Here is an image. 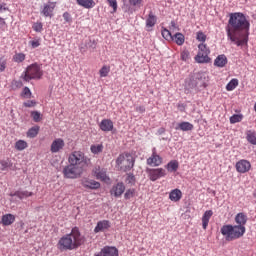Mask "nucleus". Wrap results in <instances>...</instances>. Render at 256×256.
Wrapping results in <instances>:
<instances>
[{"instance_id":"nucleus-1","label":"nucleus","mask_w":256,"mask_h":256,"mask_svg":"<svg viewBox=\"0 0 256 256\" xmlns=\"http://www.w3.org/2000/svg\"><path fill=\"white\" fill-rule=\"evenodd\" d=\"M249 27L251 24L243 13H231L226 26L227 38L237 47H245L249 43Z\"/></svg>"},{"instance_id":"nucleus-2","label":"nucleus","mask_w":256,"mask_h":256,"mask_svg":"<svg viewBox=\"0 0 256 256\" xmlns=\"http://www.w3.org/2000/svg\"><path fill=\"white\" fill-rule=\"evenodd\" d=\"M68 163L63 174L66 179H79L83 175L85 168L89 166V159L82 151H74L68 157Z\"/></svg>"},{"instance_id":"nucleus-3","label":"nucleus","mask_w":256,"mask_h":256,"mask_svg":"<svg viewBox=\"0 0 256 256\" xmlns=\"http://www.w3.org/2000/svg\"><path fill=\"white\" fill-rule=\"evenodd\" d=\"M237 225H224L220 229L223 237L226 241H235V239H240L245 235V225L247 223V216L243 213H238L235 217Z\"/></svg>"},{"instance_id":"nucleus-4","label":"nucleus","mask_w":256,"mask_h":256,"mask_svg":"<svg viewBox=\"0 0 256 256\" xmlns=\"http://www.w3.org/2000/svg\"><path fill=\"white\" fill-rule=\"evenodd\" d=\"M83 243H85V236L81 235V231L77 227H74L69 234L59 239L57 249L59 251H73L79 249Z\"/></svg>"},{"instance_id":"nucleus-5","label":"nucleus","mask_w":256,"mask_h":256,"mask_svg":"<svg viewBox=\"0 0 256 256\" xmlns=\"http://www.w3.org/2000/svg\"><path fill=\"white\" fill-rule=\"evenodd\" d=\"M209 82V77L205 72H198L186 81V89H196V91H201L207 87Z\"/></svg>"},{"instance_id":"nucleus-6","label":"nucleus","mask_w":256,"mask_h":256,"mask_svg":"<svg viewBox=\"0 0 256 256\" xmlns=\"http://www.w3.org/2000/svg\"><path fill=\"white\" fill-rule=\"evenodd\" d=\"M116 165L120 167L122 171H131L135 166V158L129 153L120 154L116 159Z\"/></svg>"},{"instance_id":"nucleus-7","label":"nucleus","mask_w":256,"mask_h":256,"mask_svg":"<svg viewBox=\"0 0 256 256\" xmlns=\"http://www.w3.org/2000/svg\"><path fill=\"white\" fill-rule=\"evenodd\" d=\"M41 77H43L41 67L38 64H31L24 72L23 79L24 81H31V79H40Z\"/></svg>"},{"instance_id":"nucleus-8","label":"nucleus","mask_w":256,"mask_h":256,"mask_svg":"<svg viewBox=\"0 0 256 256\" xmlns=\"http://www.w3.org/2000/svg\"><path fill=\"white\" fill-rule=\"evenodd\" d=\"M146 173L148 174L150 181H157V179H161V177H165L167 175V171L163 168H147Z\"/></svg>"},{"instance_id":"nucleus-9","label":"nucleus","mask_w":256,"mask_h":256,"mask_svg":"<svg viewBox=\"0 0 256 256\" xmlns=\"http://www.w3.org/2000/svg\"><path fill=\"white\" fill-rule=\"evenodd\" d=\"M65 149V140L63 138H56L50 145L51 153H61Z\"/></svg>"},{"instance_id":"nucleus-10","label":"nucleus","mask_w":256,"mask_h":256,"mask_svg":"<svg viewBox=\"0 0 256 256\" xmlns=\"http://www.w3.org/2000/svg\"><path fill=\"white\" fill-rule=\"evenodd\" d=\"M55 7H57V3L55 2H48L43 4L40 13L44 17H53V11H55Z\"/></svg>"},{"instance_id":"nucleus-11","label":"nucleus","mask_w":256,"mask_h":256,"mask_svg":"<svg viewBox=\"0 0 256 256\" xmlns=\"http://www.w3.org/2000/svg\"><path fill=\"white\" fill-rule=\"evenodd\" d=\"M94 256H119V250L115 246H105Z\"/></svg>"},{"instance_id":"nucleus-12","label":"nucleus","mask_w":256,"mask_h":256,"mask_svg":"<svg viewBox=\"0 0 256 256\" xmlns=\"http://www.w3.org/2000/svg\"><path fill=\"white\" fill-rule=\"evenodd\" d=\"M235 167L238 173H249L251 171V162L242 159L236 163Z\"/></svg>"},{"instance_id":"nucleus-13","label":"nucleus","mask_w":256,"mask_h":256,"mask_svg":"<svg viewBox=\"0 0 256 256\" xmlns=\"http://www.w3.org/2000/svg\"><path fill=\"white\" fill-rule=\"evenodd\" d=\"M163 163V158L155 152V148L153 149V153L151 157L147 159V165H153V167H159Z\"/></svg>"},{"instance_id":"nucleus-14","label":"nucleus","mask_w":256,"mask_h":256,"mask_svg":"<svg viewBox=\"0 0 256 256\" xmlns=\"http://www.w3.org/2000/svg\"><path fill=\"white\" fill-rule=\"evenodd\" d=\"M93 174L96 179L99 181H109V176H107V170L101 168V167H95L93 169Z\"/></svg>"},{"instance_id":"nucleus-15","label":"nucleus","mask_w":256,"mask_h":256,"mask_svg":"<svg viewBox=\"0 0 256 256\" xmlns=\"http://www.w3.org/2000/svg\"><path fill=\"white\" fill-rule=\"evenodd\" d=\"M110 193L111 195H114V197H121V195L125 193V184L123 182H118L112 187Z\"/></svg>"},{"instance_id":"nucleus-16","label":"nucleus","mask_w":256,"mask_h":256,"mask_svg":"<svg viewBox=\"0 0 256 256\" xmlns=\"http://www.w3.org/2000/svg\"><path fill=\"white\" fill-rule=\"evenodd\" d=\"M109 227H111V222H109V220L99 221L94 228V233H101L103 231H107Z\"/></svg>"},{"instance_id":"nucleus-17","label":"nucleus","mask_w":256,"mask_h":256,"mask_svg":"<svg viewBox=\"0 0 256 256\" xmlns=\"http://www.w3.org/2000/svg\"><path fill=\"white\" fill-rule=\"evenodd\" d=\"M99 127L101 131H104L105 133H109V131H113V121L110 119H103L100 122Z\"/></svg>"},{"instance_id":"nucleus-18","label":"nucleus","mask_w":256,"mask_h":256,"mask_svg":"<svg viewBox=\"0 0 256 256\" xmlns=\"http://www.w3.org/2000/svg\"><path fill=\"white\" fill-rule=\"evenodd\" d=\"M82 185L86 189H99V187H101V184L99 182L95 180H89V179L83 180Z\"/></svg>"},{"instance_id":"nucleus-19","label":"nucleus","mask_w":256,"mask_h":256,"mask_svg":"<svg viewBox=\"0 0 256 256\" xmlns=\"http://www.w3.org/2000/svg\"><path fill=\"white\" fill-rule=\"evenodd\" d=\"M182 197L183 193L179 189H174L169 194L170 201H174V203H177V201H181Z\"/></svg>"},{"instance_id":"nucleus-20","label":"nucleus","mask_w":256,"mask_h":256,"mask_svg":"<svg viewBox=\"0 0 256 256\" xmlns=\"http://www.w3.org/2000/svg\"><path fill=\"white\" fill-rule=\"evenodd\" d=\"M211 217H213V210H207L206 212H204L202 216L203 229H207V226L209 225V221L211 220Z\"/></svg>"},{"instance_id":"nucleus-21","label":"nucleus","mask_w":256,"mask_h":256,"mask_svg":"<svg viewBox=\"0 0 256 256\" xmlns=\"http://www.w3.org/2000/svg\"><path fill=\"white\" fill-rule=\"evenodd\" d=\"M215 67L223 68L225 65H227V56L224 54L218 55L216 59L214 60Z\"/></svg>"},{"instance_id":"nucleus-22","label":"nucleus","mask_w":256,"mask_h":256,"mask_svg":"<svg viewBox=\"0 0 256 256\" xmlns=\"http://www.w3.org/2000/svg\"><path fill=\"white\" fill-rule=\"evenodd\" d=\"M13 223H15V215L5 214L2 216V225H4L5 227L13 225Z\"/></svg>"},{"instance_id":"nucleus-23","label":"nucleus","mask_w":256,"mask_h":256,"mask_svg":"<svg viewBox=\"0 0 256 256\" xmlns=\"http://www.w3.org/2000/svg\"><path fill=\"white\" fill-rule=\"evenodd\" d=\"M195 61L196 63H210L211 58H209V54L198 52V54L195 56Z\"/></svg>"},{"instance_id":"nucleus-24","label":"nucleus","mask_w":256,"mask_h":256,"mask_svg":"<svg viewBox=\"0 0 256 256\" xmlns=\"http://www.w3.org/2000/svg\"><path fill=\"white\" fill-rule=\"evenodd\" d=\"M80 7H84V9H93L95 7L94 0H76Z\"/></svg>"},{"instance_id":"nucleus-25","label":"nucleus","mask_w":256,"mask_h":256,"mask_svg":"<svg viewBox=\"0 0 256 256\" xmlns=\"http://www.w3.org/2000/svg\"><path fill=\"white\" fill-rule=\"evenodd\" d=\"M176 130L193 131V124H191V122H180V123H178Z\"/></svg>"},{"instance_id":"nucleus-26","label":"nucleus","mask_w":256,"mask_h":256,"mask_svg":"<svg viewBox=\"0 0 256 256\" xmlns=\"http://www.w3.org/2000/svg\"><path fill=\"white\" fill-rule=\"evenodd\" d=\"M165 167L169 173H175L179 169V162L177 160H171Z\"/></svg>"},{"instance_id":"nucleus-27","label":"nucleus","mask_w":256,"mask_h":256,"mask_svg":"<svg viewBox=\"0 0 256 256\" xmlns=\"http://www.w3.org/2000/svg\"><path fill=\"white\" fill-rule=\"evenodd\" d=\"M156 23H157V16H155L153 12H150L148 15V18L146 19V27H155Z\"/></svg>"},{"instance_id":"nucleus-28","label":"nucleus","mask_w":256,"mask_h":256,"mask_svg":"<svg viewBox=\"0 0 256 256\" xmlns=\"http://www.w3.org/2000/svg\"><path fill=\"white\" fill-rule=\"evenodd\" d=\"M27 147H29V145L27 144V142L25 140H18L15 143L16 151H25V149H27Z\"/></svg>"},{"instance_id":"nucleus-29","label":"nucleus","mask_w":256,"mask_h":256,"mask_svg":"<svg viewBox=\"0 0 256 256\" xmlns=\"http://www.w3.org/2000/svg\"><path fill=\"white\" fill-rule=\"evenodd\" d=\"M31 195H33V193L29 191H17L12 196L18 197V199H27V197H31Z\"/></svg>"},{"instance_id":"nucleus-30","label":"nucleus","mask_w":256,"mask_h":256,"mask_svg":"<svg viewBox=\"0 0 256 256\" xmlns=\"http://www.w3.org/2000/svg\"><path fill=\"white\" fill-rule=\"evenodd\" d=\"M37 135H39V126H34L30 128L27 132V137H29L30 139H35Z\"/></svg>"},{"instance_id":"nucleus-31","label":"nucleus","mask_w":256,"mask_h":256,"mask_svg":"<svg viewBox=\"0 0 256 256\" xmlns=\"http://www.w3.org/2000/svg\"><path fill=\"white\" fill-rule=\"evenodd\" d=\"M173 41H175L176 45H183L185 43V36L181 33H176L173 36Z\"/></svg>"},{"instance_id":"nucleus-32","label":"nucleus","mask_w":256,"mask_h":256,"mask_svg":"<svg viewBox=\"0 0 256 256\" xmlns=\"http://www.w3.org/2000/svg\"><path fill=\"white\" fill-rule=\"evenodd\" d=\"M198 53H203L204 55H209L211 50L207 47V44L201 43L198 45Z\"/></svg>"},{"instance_id":"nucleus-33","label":"nucleus","mask_w":256,"mask_h":256,"mask_svg":"<svg viewBox=\"0 0 256 256\" xmlns=\"http://www.w3.org/2000/svg\"><path fill=\"white\" fill-rule=\"evenodd\" d=\"M239 85V80L237 79H232L227 85H226V89L228 91H234V89L237 88V86Z\"/></svg>"},{"instance_id":"nucleus-34","label":"nucleus","mask_w":256,"mask_h":256,"mask_svg":"<svg viewBox=\"0 0 256 256\" xmlns=\"http://www.w3.org/2000/svg\"><path fill=\"white\" fill-rule=\"evenodd\" d=\"M243 121V114H234L230 117V123L235 125V123H241Z\"/></svg>"},{"instance_id":"nucleus-35","label":"nucleus","mask_w":256,"mask_h":256,"mask_svg":"<svg viewBox=\"0 0 256 256\" xmlns=\"http://www.w3.org/2000/svg\"><path fill=\"white\" fill-rule=\"evenodd\" d=\"M90 151L91 153H93L94 155H99V153L103 152V146L102 144H97V145H92L90 147Z\"/></svg>"},{"instance_id":"nucleus-36","label":"nucleus","mask_w":256,"mask_h":256,"mask_svg":"<svg viewBox=\"0 0 256 256\" xmlns=\"http://www.w3.org/2000/svg\"><path fill=\"white\" fill-rule=\"evenodd\" d=\"M162 37L166 41H173V35L171 34V31L167 30V28L162 29Z\"/></svg>"},{"instance_id":"nucleus-37","label":"nucleus","mask_w":256,"mask_h":256,"mask_svg":"<svg viewBox=\"0 0 256 256\" xmlns=\"http://www.w3.org/2000/svg\"><path fill=\"white\" fill-rule=\"evenodd\" d=\"M125 183H127V185L130 187H133V185H135V175L128 173L126 175Z\"/></svg>"},{"instance_id":"nucleus-38","label":"nucleus","mask_w":256,"mask_h":256,"mask_svg":"<svg viewBox=\"0 0 256 256\" xmlns=\"http://www.w3.org/2000/svg\"><path fill=\"white\" fill-rule=\"evenodd\" d=\"M248 143L251 145H256V133L255 132H248L246 137Z\"/></svg>"},{"instance_id":"nucleus-39","label":"nucleus","mask_w":256,"mask_h":256,"mask_svg":"<svg viewBox=\"0 0 256 256\" xmlns=\"http://www.w3.org/2000/svg\"><path fill=\"white\" fill-rule=\"evenodd\" d=\"M180 59L185 62L189 61V59H191L189 50L187 49L182 50L180 53Z\"/></svg>"},{"instance_id":"nucleus-40","label":"nucleus","mask_w":256,"mask_h":256,"mask_svg":"<svg viewBox=\"0 0 256 256\" xmlns=\"http://www.w3.org/2000/svg\"><path fill=\"white\" fill-rule=\"evenodd\" d=\"M1 171H7L11 167V160L5 159L0 161Z\"/></svg>"},{"instance_id":"nucleus-41","label":"nucleus","mask_w":256,"mask_h":256,"mask_svg":"<svg viewBox=\"0 0 256 256\" xmlns=\"http://www.w3.org/2000/svg\"><path fill=\"white\" fill-rule=\"evenodd\" d=\"M24 59H25V54H23V53H16L13 56V61L15 63H23Z\"/></svg>"},{"instance_id":"nucleus-42","label":"nucleus","mask_w":256,"mask_h":256,"mask_svg":"<svg viewBox=\"0 0 256 256\" xmlns=\"http://www.w3.org/2000/svg\"><path fill=\"white\" fill-rule=\"evenodd\" d=\"M31 117L35 123H39L41 121V112L39 111H32Z\"/></svg>"},{"instance_id":"nucleus-43","label":"nucleus","mask_w":256,"mask_h":256,"mask_svg":"<svg viewBox=\"0 0 256 256\" xmlns=\"http://www.w3.org/2000/svg\"><path fill=\"white\" fill-rule=\"evenodd\" d=\"M196 39L201 43H205V41H207V35H205V33H203L202 31H199L196 34Z\"/></svg>"},{"instance_id":"nucleus-44","label":"nucleus","mask_w":256,"mask_h":256,"mask_svg":"<svg viewBox=\"0 0 256 256\" xmlns=\"http://www.w3.org/2000/svg\"><path fill=\"white\" fill-rule=\"evenodd\" d=\"M32 28L36 31V33H41V31H43V24L41 22H36L33 24Z\"/></svg>"},{"instance_id":"nucleus-45","label":"nucleus","mask_w":256,"mask_h":256,"mask_svg":"<svg viewBox=\"0 0 256 256\" xmlns=\"http://www.w3.org/2000/svg\"><path fill=\"white\" fill-rule=\"evenodd\" d=\"M109 71H111V70L108 66H103L100 69V77H107V75H109Z\"/></svg>"},{"instance_id":"nucleus-46","label":"nucleus","mask_w":256,"mask_h":256,"mask_svg":"<svg viewBox=\"0 0 256 256\" xmlns=\"http://www.w3.org/2000/svg\"><path fill=\"white\" fill-rule=\"evenodd\" d=\"M29 45H31L32 49H37L41 45V39H34L29 42Z\"/></svg>"},{"instance_id":"nucleus-47","label":"nucleus","mask_w":256,"mask_h":256,"mask_svg":"<svg viewBox=\"0 0 256 256\" xmlns=\"http://www.w3.org/2000/svg\"><path fill=\"white\" fill-rule=\"evenodd\" d=\"M135 196V189H128L125 194L124 197L125 199H131Z\"/></svg>"},{"instance_id":"nucleus-48","label":"nucleus","mask_w":256,"mask_h":256,"mask_svg":"<svg viewBox=\"0 0 256 256\" xmlns=\"http://www.w3.org/2000/svg\"><path fill=\"white\" fill-rule=\"evenodd\" d=\"M62 17L65 23H71L73 21V18L71 17V14H69V12H64Z\"/></svg>"},{"instance_id":"nucleus-49","label":"nucleus","mask_w":256,"mask_h":256,"mask_svg":"<svg viewBox=\"0 0 256 256\" xmlns=\"http://www.w3.org/2000/svg\"><path fill=\"white\" fill-rule=\"evenodd\" d=\"M7 67V61L0 57V73H3Z\"/></svg>"},{"instance_id":"nucleus-50","label":"nucleus","mask_w":256,"mask_h":256,"mask_svg":"<svg viewBox=\"0 0 256 256\" xmlns=\"http://www.w3.org/2000/svg\"><path fill=\"white\" fill-rule=\"evenodd\" d=\"M141 3H143V0H129V4L132 7H141Z\"/></svg>"},{"instance_id":"nucleus-51","label":"nucleus","mask_w":256,"mask_h":256,"mask_svg":"<svg viewBox=\"0 0 256 256\" xmlns=\"http://www.w3.org/2000/svg\"><path fill=\"white\" fill-rule=\"evenodd\" d=\"M110 7H112L113 11H117V0H107Z\"/></svg>"},{"instance_id":"nucleus-52","label":"nucleus","mask_w":256,"mask_h":256,"mask_svg":"<svg viewBox=\"0 0 256 256\" xmlns=\"http://www.w3.org/2000/svg\"><path fill=\"white\" fill-rule=\"evenodd\" d=\"M23 95L24 97H26V99H29L31 97V90L29 89V87H25L23 89Z\"/></svg>"},{"instance_id":"nucleus-53","label":"nucleus","mask_w":256,"mask_h":256,"mask_svg":"<svg viewBox=\"0 0 256 256\" xmlns=\"http://www.w3.org/2000/svg\"><path fill=\"white\" fill-rule=\"evenodd\" d=\"M24 107H35V101L29 100L27 102H24Z\"/></svg>"},{"instance_id":"nucleus-54","label":"nucleus","mask_w":256,"mask_h":256,"mask_svg":"<svg viewBox=\"0 0 256 256\" xmlns=\"http://www.w3.org/2000/svg\"><path fill=\"white\" fill-rule=\"evenodd\" d=\"M14 85H16V87H22L23 83H21V81H14Z\"/></svg>"},{"instance_id":"nucleus-55","label":"nucleus","mask_w":256,"mask_h":256,"mask_svg":"<svg viewBox=\"0 0 256 256\" xmlns=\"http://www.w3.org/2000/svg\"><path fill=\"white\" fill-rule=\"evenodd\" d=\"M158 135H163V133H165V128H160L157 131Z\"/></svg>"},{"instance_id":"nucleus-56","label":"nucleus","mask_w":256,"mask_h":256,"mask_svg":"<svg viewBox=\"0 0 256 256\" xmlns=\"http://www.w3.org/2000/svg\"><path fill=\"white\" fill-rule=\"evenodd\" d=\"M3 11H7V8L3 4H0V13H3Z\"/></svg>"},{"instance_id":"nucleus-57","label":"nucleus","mask_w":256,"mask_h":256,"mask_svg":"<svg viewBox=\"0 0 256 256\" xmlns=\"http://www.w3.org/2000/svg\"><path fill=\"white\" fill-rule=\"evenodd\" d=\"M137 111H140V113H145V107L140 106L137 108Z\"/></svg>"},{"instance_id":"nucleus-58","label":"nucleus","mask_w":256,"mask_h":256,"mask_svg":"<svg viewBox=\"0 0 256 256\" xmlns=\"http://www.w3.org/2000/svg\"><path fill=\"white\" fill-rule=\"evenodd\" d=\"M171 25H172V27H175V22L172 21V22H171Z\"/></svg>"},{"instance_id":"nucleus-59","label":"nucleus","mask_w":256,"mask_h":256,"mask_svg":"<svg viewBox=\"0 0 256 256\" xmlns=\"http://www.w3.org/2000/svg\"><path fill=\"white\" fill-rule=\"evenodd\" d=\"M253 196H254V197H255V199H256V190L254 191Z\"/></svg>"},{"instance_id":"nucleus-60","label":"nucleus","mask_w":256,"mask_h":256,"mask_svg":"<svg viewBox=\"0 0 256 256\" xmlns=\"http://www.w3.org/2000/svg\"><path fill=\"white\" fill-rule=\"evenodd\" d=\"M1 21H3V19L0 18V23H1Z\"/></svg>"}]
</instances>
